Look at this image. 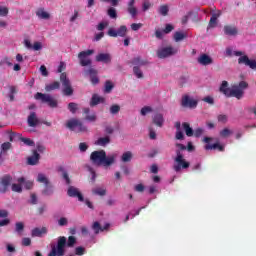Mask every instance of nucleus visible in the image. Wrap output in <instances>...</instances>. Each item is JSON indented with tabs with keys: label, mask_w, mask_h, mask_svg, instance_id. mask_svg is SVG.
<instances>
[{
	"label": "nucleus",
	"mask_w": 256,
	"mask_h": 256,
	"mask_svg": "<svg viewBox=\"0 0 256 256\" xmlns=\"http://www.w3.org/2000/svg\"><path fill=\"white\" fill-rule=\"evenodd\" d=\"M92 193L94 195H99L100 197H105V195H107V190L103 188H95L94 190H92Z\"/></svg>",
	"instance_id": "79ce46f5"
},
{
	"label": "nucleus",
	"mask_w": 256,
	"mask_h": 256,
	"mask_svg": "<svg viewBox=\"0 0 256 256\" xmlns=\"http://www.w3.org/2000/svg\"><path fill=\"white\" fill-rule=\"evenodd\" d=\"M17 181L21 184L24 185L25 189L29 190V189H33V181H26L25 177H20L17 179Z\"/></svg>",
	"instance_id": "2f4dec72"
},
{
	"label": "nucleus",
	"mask_w": 256,
	"mask_h": 256,
	"mask_svg": "<svg viewBox=\"0 0 256 256\" xmlns=\"http://www.w3.org/2000/svg\"><path fill=\"white\" fill-rule=\"evenodd\" d=\"M30 204L31 205H37V195L36 194H31L30 195Z\"/></svg>",
	"instance_id": "338daca9"
},
{
	"label": "nucleus",
	"mask_w": 256,
	"mask_h": 256,
	"mask_svg": "<svg viewBox=\"0 0 256 256\" xmlns=\"http://www.w3.org/2000/svg\"><path fill=\"white\" fill-rule=\"evenodd\" d=\"M32 49L34 51H41L43 49V45L41 44V42H35L32 46Z\"/></svg>",
	"instance_id": "052dcab7"
},
{
	"label": "nucleus",
	"mask_w": 256,
	"mask_h": 256,
	"mask_svg": "<svg viewBox=\"0 0 256 256\" xmlns=\"http://www.w3.org/2000/svg\"><path fill=\"white\" fill-rule=\"evenodd\" d=\"M143 27V24L141 23H133L131 24L132 31H139Z\"/></svg>",
	"instance_id": "e2e57ef3"
},
{
	"label": "nucleus",
	"mask_w": 256,
	"mask_h": 256,
	"mask_svg": "<svg viewBox=\"0 0 256 256\" xmlns=\"http://www.w3.org/2000/svg\"><path fill=\"white\" fill-rule=\"evenodd\" d=\"M119 111H121V106H119L118 104H113L110 107V113L111 115H117V113H119Z\"/></svg>",
	"instance_id": "c03bdc74"
},
{
	"label": "nucleus",
	"mask_w": 256,
	"mask_h": 256,
	"mask_svg": "<svg viewBox=\"0 0 256 256\" xmlns=\"http://www.w3.org/2000/svg\"><path fill=\"white\" fill-rule=\"evenodd\" d=\"M15 227H16V232L21 233L25 229V224H23V222H17Z\"/></svg>",
	"instance_id": "8fccbe9b"
},
{
	"label": "nucleus",
	"mask_w": 256,
	"mask_h": 256,
	"mask_svg": "<svg viewBox=\"0 0 256 256\" xmlns=\"http://www.w3.org/2000/svg\"><path fill=\"white\" fill-rule=\"evenodd\" d=\"M109 143H111V138L109 136H105L98 138L95 145H98L99 147H106Z\"/></svg>",
	"instance_id": "c85d7f7f"
},
{
	"label": "nucleus",
	"mask_w": 256,
	"mask_h": 256,
	"mask_svg": "<svg viewBox=\"0 0 256 256\" xmlns=\"http://www.w3.org/2000/svg\"><path fill=\"white\" fill-rule=\"evenodd\" d=\"M202 101H204V103H208L209 105H214L215 103V100L211 96L204 97Z\"/></svg>",
	"instance_id": "bf43d9fd"
},
{
	"label": "nucleus",
	"mask_w": 256,
	"mask_h": 256,
	"mask_svg": "<svg viewBox=\"0 0 256 256\" xmlns=\"http://www.w3.org/2000/svg\"><path fill=\"white\" fill-rule=\"evenodd\" d=\"M132 65H135V67H143L145 65H147V60H143L141 59V57H136L131 61Z\"/></svg>",
	"instance_id": "473e14b6"
},
{
	"label": "nucleus",
	"mask_w": 256,
	"mask_h": 256,
	"mask_svg": "<svg viewBox=\"0 0 256 256\" xmlns=\"http://www.w3.org/2000/svg\"><path fill=\"white\" fill-rule=\"evenodd\" d=\"M22 245L24 247H29V245H31V238H23L22 239Z\"/></svg>",
	"instance_id": "774afa93"
},
{
	"label": "nucleus",
	"mask_w": 256,
	"mask_h": 256,
	"mask_svg": "<svg viewBox=\"0 0 256 256\" xmlns=\"http://www.w3.org/2000/svg\"><path fill=\"white\" fill-rule=\"evenodd\" d=\"M39 159H41V155L37 153V150L33 151V155L28 157L27 164L28 165H38Z\"/></svg>",
	"instance_id": "a878e982"
},
{
	"label": "nucleus",
	"mask_w": 256,
	"mask_h": 256,
	"mask_svg": "<svg viewBox=\"0 0 256 256\" xmlns=\"http://www.w3.org/2000/svg\"><path fill=\"white\" fill-rule=\"evenodd\" d=\"M13 181V177L9 174H5L0 178V193L5 194L9 191V187H11V182Z\"/></svg>",
	"instance_id": "9b49d317"
},
{
	"label": "nucleus",
	"mask_w": 256,
	"mask_h": 256,
	"mask_svg": "<svg viewBox=\"0 0 256 256\" xmlns=\"http://www.w3.org/2000/svg\"><path fill=\"white\" fill-rule=\"evenodd\" d=\"M36 15L39 17V19H50L51 15L45 11V9L40 8L36 11Z\"/></svg>",
	"instance_id": "f704fd0d"
},
{
	"label": "nucleus",
	"mask_w": 256,
	"mask_h": 256,
	"mask_svg": "<svg viewBox=\"0 0 256 256\" xmlns=\"http://www.w3.org/2000/svg\"><path fill=\"white\" fill-rule=\"evenodd\" d=\"M133 73L138 79H143V71L138 66L133 67Z\"/></svg>",
	"instance_id": "a18cd8bd"
},
{
	"label": "nucleus",
	"mask_w": 256,
	"mask_h": 256,
	"mask_svg": "<svg viewBox=\"0 0 256 256\" xmlns=\"http://www.w3.org/2000/svg\"><path fill=\"white\" fill-rule=\"evenodd\" d=\"M20 141H22V143H24L28 147H33L35 145V142L33 140H31L30 138L21 137Z\"/></svg>",
	"instance_id": "de8ad7c7"
},
{
	"label": "nucleus",
	"mask_w": 256,
	"mask_h": 256,
	"mask_svg": "<svg viewBox=\"0 0 256 256\" xmlns=\"http://www.w3.org/2000/svg\"><path fill=\"white\" fill-rule=\"evenodd\" d=\"M198 63L204 67H207V65H213V58L207 54H202L198 58Z\"/></svg>",
	"instance_id": "412c9836"
},
{
	"label": "nucleus",
	"mask_w": 256,
	"mask_h": 256,
	"mask_svg": "<svg viewBox=\"0 0 256 256\" xmlns=\"http://www.w3.org/2000/svg\"><path fill=\"white\" fill-rule=\"evenodd\" d=\"M127 11L131 15V17H137V8L135 7V0H130L128 2Z\"/></svg>",
	"instance_id": "c756f323"
},
{
	"label": "nucleus",
	"mask_w": 256,
	"mask_h": 256,
	"mask_svg": "<svg viewBox=\"0 0 256 256\" xmlns=\"http://www.w3.org/2000/svg\"><path fill=\"white\" fill-rule=\"evenodd\" d=\"M175 29V27H173V25L171 24H166L163 33H165L166 35L171 33V31H173Z\"/></svg>",
	"instance_id": "4d7b16f0"
},
{
	"label": "nucleus",
	"mask_w": 256,
	"mask_h": 256,
	"mask_svg": "<svg viewBox=\"0 0 256 256\" xmlns=\"http://www.w3.org/2000/svg\"><path fill=\"white\" fill-rule=\"evenodd\" d=\"M34 99H36V101H40L41 103H47L48 107H51V109H56V107L59 105L57 99L53 98V96L50 94L37 92L34 96Z\"/></svg>",
	"instance_id": "0eeeda50"
},
{
	"label": "nucleus",
	"mask_w": 256,
	"mask_h": 256,
	"mask_svg": "<svg viewBox=\"0 0 256 256\" xmlns=\"http://www.w3.org/2000/svg\"><path fill=\"white\" fill-rule=\"evenodd\" d=\"M93 53H95V50H86L78 54V59L82 67H89L91 65L92 61L89 56L93 55Z\"/></svg>",
	"instance_id": "9d476101"
},
{
	"label": "nucleus",
	"mask_w": 256,
	"mask_h": 256,
	"mask_svg": "<svg viewBox=\"0 0 256 256\" xmlns=\"http://www.w3.org/2000/svg\"><path fill=\"white\" fill-rule=\"evenodd\" d=\"M11 147H12L11 142H4L1 144L0 165H3V162L5 161V159L3 158V155H7V151H9V149H11Z\"/></svg>",
	"instance_id": "6ab92c4d"
},
{
	"label": "nucleus",
	"mask_w": 256,
	"mask_h": 256,
	"mask_svg": "<svg viewBox=\"0 0 256 256\" xmlns=\"http://www.w3.org/2000/svg\"><path fill=\"white\" fill-rule=\"evenodd\" d=\"M27 122L29 127H37V125H39V118H37V113L31 112L28 116Z\"/></svg>",
	"instance_id": "b1692460"
},
{
	"label": "nucleus",
	"mask_w": 256,
	"mask_h": 256,
	"mask_svg": "<svg viewBox=\"0 0 256 256\" xmlns=\"http://www.w3.org/2000/svg\"><path fill=\"white\" fill-rule=\"evenodd\" d=\"M67 129L74 133H87V126L77 118H72L66 123Z\"/></svg>",
	"instance_id": "423d86ee"
},
{
	"label": "nucleus",
	"mask_w": 256,
	"mask_h": 256,
	"mask_svg": "<svg viewBox=\"0 0 256 256\" xmlns=\"http://www.w3.org/2000/svg\"><path fill=\"white\" fill-rule=\"evenodd\" d=\"M86 75H90V81L92 85H97L99 83V77L97 76V69L95 68H89L85 71Z\"/></svg>",
	"instance_id": "a211bd4d"
},
{
	"label": "nucleus",
	"mask_w": 256,
	"mask_h": 256,
	"mask_svg": "<svg viewBox=\"0 0 256 256\" xmlns=\"http://www.w3.org/2000/svg\"><path fill=\"white\" fill-rule=\"evenodd\" d=\"M104 87H105V89H104L105 93H111V91H113V87H114L113 82H111V80H107L105 82Z\"/></svg>",
	"instance_id": "37998d69"
},
{
	"label": "nucleus",
	"mask_w": 256,
	"mask_h": 256,
	"mask_svg": "<svg viewBox=\"0 0 256 256\" xmlns=\"http://www.w3.org/2000/svg\"><path fill=\"white\" fill-rule=\"evenodd\" d=\"M79 149H80L81 153H85V151H87L89 149V145H87V143H85V142H81L79 144Z\"/></svg>",
	"instance_id": "13d9d810"
},
{
	"label": "nucleus",
	"mask_w": 256,
	"mask_h": 256,
	"mask_svg": "<svg viewBox=\"0 0 256 256\" xmlns=\"http://www.w3.org/2000/svg\"><path fill=\"white\" fill-rule=\"evenodd\" d=\"M107 34L109 37H125V35H127V26L122 25L118 28V30L110 28Z\"/></svg>",
	"instance_id": "ddd939ff"
},
{
	"label": "nucleus",
	"mask_w": 256,
	"mask_h": 256,
	"mask_svg": "<svg viewBox=\"0 0 256 256\" xmlns=\"http://www.w3.org/2000/svg\"><path fill=\"white\" fill-rule=\"evenodd\" d=\"M59 173H62V177L64 181H66V185H71V179L69 178V174L65 171L63 166L58 167Z\"/></svg>",
	"instance_id": "72a5a7b5"
},
{
	"label": "nucleus",
	"mask_w": 256,
	"mask_h": 256,
	"mask_svg": "<svg viewBox=\"0 0 256 256\" xmlns=\"http://www.w3.org/2000/svg\"><path fill=\"white\" fill-rule=\"evenodd\" d=\"M224 33H225V35H228L230 37H235V35H237V33H239V30H237V27H235V26L225 25Z\"/></svg>",
	"instance_id": "393cba45"
},
{
	"label": "nucleus",
	"mask_w": 256,
	"mask_h": 256,
	"mask_svg": "<svg viewBox=\"0 0 256 256\" xmlns=\"http://www.w3.org/2000/svg\"><path fill=\"white\" fill-rule=\"evenodd\" d=\"M95 61H97V63H105L106 65H109L112 61V57L109 53H99L96 55Z\"/></svg>",
	"instance_id": "f3484780"
},
{
	"label": "nucleus",
	"mask_w": 256,
	"mask_h": 256,
	"mask_svg": "<svg viewBox=\"0 0 256 256\" xmlns=\"http://www.w3.org/2000/svg\"><path fill=\"white\" fill-rule=\"evenodd\" d=\"M238 64L246 65V67H250V69H253L254 71H256V61L249 59L247 55L241 56L238 59Z\"/></svg>",
	"instance_id": "2eb2a0df"
},
{
	"label": "nucleus",
	"mask_w": 256,
	"mask_h": 256,
	"mask_svg": "<svg viewBox=\"0 0 256 256\" xmlns=\"http://www.w3.org/2000/svg\"><path fill=\"white\" fill-rule=\"evenodd\" d=\"M178 85L180 87H185V85H187V78L184 76L180 77L178 80Z\"/></svg>",
	"instance_id": "680f3d73"
},
{
	"label": "nucleus",
	"mask_w": 256,
	"mask_h": 256,
	"mask_svg": "<svg viewBox=\"0 0 256 256\" xmlns=\"http://www.w3.org/2000/svg\"><path fill=\"white\" fill-rule=\"evenodd\" d=\"M152 123L156 125V127H163L165 123V118L163 117V114L156 113L152 117Z\"/></svg>",
	"instance_id": "4be33fe9"
},
{
	"label": "nucleus",
	"mask_w": 256,
	"mask_h": 256,
	"mask_svg": "<svg viewBox=\"0 0 256 256\" xmlns=\"http://www.w3.org/2000/svg\"><path fill=\"white\" fill-rule=\"evenodd\" d=\"M59 87H61V84L58 81H55L51 84H47L45 86V91H47V93H50V91H55V89H59Z\"/></svg>",
	"instance_id": "c9c22d12"
},
{
	"label": "nucleus",
	"mask_w": 256,
	"mask_h": 256,
	"mask_svg": "<svg viewBox=\"0 0 256 256\" xmlns=\"http://www.w3.org/2000/svg\"><path fill=\"white\" fill-rule=\"evenodd\" d=\"M131 159H133V152L131 151L124 152L121 156V161L123 163H129Z\"/></svg>",
	"instance_id": "e433bc0d"
},
{
	"label": "nucleus",
	"mask_w": 256,
	"mask_h": 256,
	"mask_svg": "<svg viewBox=\"0 0 256 256\" xmlns=\"http://www.w3.org/2000/svg\"><path fill=\"white\" fill-rule=\"evenodd\" d=\"M77 238L75 236H69L68 240L65 236H60L57 239V245H52V249L48 256H63L65 255V247H75Z\"/></svg>",
	"instance_id": "f03ea898"
},
{
	"label": "nucleus",
	"mask_w": 256,
	"mask_h": 256,
	"mask_svg": "<svg viewBox=\"0 0 256 256\" xmlns=\"http://www.w3.org/2000/svg\"><path fill=\"white\" fill-rule=\"evenodd\" d=\"M249 88V83L245 81H240L237 85H233L232 88H229V82L222 81L220 85L219 91L223 93L225 97H235L236 99L240 100L243 99L245 95V89Z\"/></svg>",
	"instance_id": "f257e3e1"
},
{
	"label": "nucleus",
	"mask_w": 256,
	"mask_h": 256,
	"mask_svg": "<svg viewBox=\"0 0 256 256\" xmlns=\"http://www.w3.org/2000/svg\"><path fill=\"white\" fill-rule=\"evenodd\" d=\"M151 111H153V108H151L149 106H145L141 109L140 113H141V115L145 116V115H147V113H151Z\"/></svg>",
	"instance_id": "5fc2aeb1"
},
{
	"label": "nucleus",
	"mask_w": 256,
	"mask_h": 256,
	"mask_svg": "<svg viewBox=\"0 0 256 256\" xmlns=\"http://www.w3.org/2000/svg\"><path fill=\"white\" fill-rule=\"evenodd\" d=\"M90 112H91V109L83 108V113L84 115H86L84 119L89 123H95V121H97V114L96 113L89 114Z\"/></svg>",
	"instance_id": "5701e85b"
},
{
	"label": "nucleus",
	"mask_w": 256,
	"mask_h": 256,
	"mask_svg": "<svg viewBox=\"0 0 256 256\" xmlns=\"http://www.w3.org/2000/svg\"><path fill=\"white\" fill-rule=\"evenodd\" d=\"M158 13L162 15V17H167L169 15V6L161 5L158 9Z\"/></svg>",
	"instance_id": "58836bf2"
},
{
	"label": "nucleus",
	"mask_w": 256,
	"mask_h": 256,
	"mask_svg": "<svg viewBox=\"0 0 256 256\" xmlns=\"http://www.w3.org/2000/svg\"><path fill=\"white\" fill-rule=\"evenodd\" d=\"M219 17H221V11L212 14L208 24V27H210V29H215V27H217V19H219Z\"/></svg>",
	"instance_id": "bb28decb"
},
{
	"label": "nucleus",
	"mask_w": 256,
	"mask_h": 256,
	"mask_svg": "<svg viewBox=\"0 0 256 256\" xmlns=\"http://www.w3.org/2000/svg\"><path fill=\"white\" fill-rule=\"evenodd\" d=\"M189 167H191V163L185 160V157L183 156V153H181V150H176V157L174 158L173 165L174 171L176 173H179L181 169H189Z\"/></svg>",
	"instance_id": "39448f33"
},
{
	"label": "nucleus",
	"mask_w": 256,
	"mask_h": 256,
	"mask_svg": "<svg viewBox=\"0 0 256 256\" xmlns=\"http://www.w3.org/2000/svg\"><path fill=\"white\" fill-rule=\"evenodd\" d=\"M47 233V228L46 227H42L40 228H34L32 230L31 236L32 237H41V235H45Z\"/></svg>",
	"instance_id": "7c9ffc66"
},
{
	"label": "nucleus",
	"mask_w": 256,
	"mask_h": 256,
	"mask_svg": "<svg viewBox=\"0 0 256 256\" xmlns=\"http://www.w3.org/2000/svg\"><path fill=\"white\" fill-rule=\"evenodd\" d=\"M109 25V22H101L98 24L97 26V30L98 31H103L105 29V27H107Z\"/></svg>",
	"instance_id": "69168bd1"
},
{
	"label": "nucleus",
	"mask_w": 256,
	"mask_h": 256,
	"mask_svg": "<svg viewBox=\"0 0 256 256\" xmlns=\"http://www.w3.org/2000/svg\"><path fill=\"white\" fill-rule=\"evenodd\" d=\"M231 130H229L228 128H224L223 130L220 131V136L221 137H229V135H231Z\"/></svg>",
	"instance_id": "6e6d98bb"
},
{
	"label": "nucleus",
	"mask_w": 256,
	"mask_h": 256,
	"mask_svg": "<svg viewBox=\"0 0 256 256\" xmlns=\"http://www.w3.org/2000/svg\"><path fill=\"white\" fill-rule=\"evenodd\" d=\"M37 182L44 184V188L41 191V193L44 197H51V195H53V193H55L53 184H51V182L49 181V178H47V176H45V174L39 173L37 176Z\"/></svg>",
	"instance_id": "20e7f679"
},
{
	"label": "nucleus",
	"mask_w": 256,
	"mask_h": 256,
	"mask_svg": "<svg viewBox=\"0 0 256 256\" xmlns=\"http://www.w3.org/2000/svg\"><path fill=\"white\" fill-rule=\"evenodd\" d=\"M90 161L97 167H101V165L103 167H111V165L115 163V156H107V152H105V150H97L91 153Z\"/></svg>",
	"instance_id": "7ed1b4c3"
},
{
	"label": "nucleus",
	"mask_w": 256,
	"mask_h": 256,
	"mask_svg": "<svg viewBox=\"0 0 256 256\" xmlns=\"http://www.w3.org/2000/svg\"><path fill=\"white\" fill-rule=\"evenodd\" d=\"M75 255H78V256L85 255V248H83L82 246L76 247Z\"/></svg>",
	"instance_id": "603ef678"
},
{
	"label": "nucleus",
	"mask_w": 256,
	"mask_h": 256,
	"mask_svg": "<svg viewBox=\"0 0 256 256\" xmlns=\"http://www.w3.org/2000/svg\"><path fill=\"white\" fill-rule=\"evenodd\" d=\"M179 50L171 46L160 48L157 50L156 55L159 59H167V57H172V55H177Z\"/></svg>",
	"instance_id": "1a4fd4ad"
},
{
	"label": "nucleus",
	"mask_w": 256,
	"mask_h": 256,
	"mask_svg": "<svg viewBox=\"0 0 256 256\" xmlns=\"http://www.w3.org/2000/svg\"><path fill=\"white\" fill-rule=\"evenodd\" d=\"M7 15H9V9L0 6V17H7Z\"/></svg>",
	"instance_id": "864d4df0"
},
{
	"label": "nucleus",
	"mask_w": 256,
	"mask_h": 256,
	"mask_svg": "<svg viewBox=\"0 0 256 256\" xmlns=\"http://www.w3.org/2000/svg\"><path fill=\"white\" fill-rule=\"evenodd\" d=\"M203 132V128H197L194 130L193 135L194 137H201V135H203Z\"/></svg>",
	"instance_id": "0e129e2a"
},
{
	"label": "nucleus",
	"mask_w": 256,
	"mask_h": 256,
	"mask_svg": "<svg viewBox=\"0 0 256 256\" xmlns=\"http://www.w3.org/2000/svg\"><path fill=\"white\" fill-rule=\"evenodd\" d=\"M148 131H149V138L152 139V140H155L157 139V133L155 132V130H153V127H149L148 128Z\"/></svg>",
	"instance_id": "3c124183"
},
{
	"label": "nucleus",
	"mask_w": 256,
	"mask_h": 256,
	"mask_svg": "<svg viewBox=\"0 0 256 256\" xmlns=\"http://www.w3.org/2000/svg\"><path fill=\"white\" fill-rule=\"evenodd\" d=\"M204 143H207L205 146L206 151H211L217 149L218 151H225V146L219 144V143H214V144H209V142L213 141V138L211 137H204L203 139Z\"/></svg>",
	"instance_id": "f8f14e48"
},
{
	"label": "nucleus",
	"mask_w": 256,
	"mask_h": 256,
	"mask_svg": "<svg viewBox=\"0 0 256 256\" xmlns=\"http://www.w3.org/2000/svg\"><path fill=\"white\" fill-rule=\"evenodd\" d=\"M68 197H77L78 201H85L83 194L74 186H70L67 191Z\"/></svg>",
	"instance_id": "dca6fc26"
},
{
	"label": "nucleus",
	"mask_w": 256,
	"mask_h": 256,
	"mask_svg": "<svg viewBox=\"0 0 256 256\" xmlns=\"http://www.w3.org/2000/svg\"><path fill=\"white\" fill-rule=\"evenodd\" d=\"M173 37L176 43H179V41H183V39H187V36L183 32H175Z\"/></svg>",
	"instance_id": "a19ab883"
},
{
	"label": "nucleus",
	"mask_w": 256,
	"mask_h": 256,
	"mask_svg": "<svg viewBox=\"0 0 256 256\" xmlns=\"http://www.w3.org/2000/svg\"><path fill=\"white\" fill-rule=\"evenodd\" d=\"M79 109V104L75 103V102H70L68 104V111H70V113H72L73 115H75V113H77Z\"/></svg>",
	"instance_id": "ea45409f"
},
{
	"label": "nucleus",
	"mask_w": 256,
	"mask_h": 256,
	"mask_svg": "<svg viewBox=\"0 0 256 256\" xmlns=\"http://www.w3.org/2000/svg\"><path fill=\"white\" fill-rule=\"evenodd\" d=\"M182 127L185 131V134L187 135V137H193V128H191V125L187 122H184L182 124Z\"/></svg>",
	"instance_id": "4c0bfd02"
},
{
	"label": "nucleus",
	"mask_w": 256,
	"mask_h": 256,
	"mask_svg": "<svg viewBox=\"0 0 256 256\" xmlns=\"http://www.w3.org/2000/svg\"><path fill=\"white\" fill-rule=\"evenodd\" d=\"M11 189L14 193H23V187L21 184H12Z\"/></svg>",
	"instance_id": "49530a36"
},
{
	"label": "nucleus",
	"mask_w": 256,
	"mask_h": 256,
	"mask_svg": "<svg viewBox=\"0 0 256 256\" xmlns=\"http://www.w3.org/2000/svg\"><path fill=\"white\" fill-rule=\"evenodd\" d=\"M60 83L62 84V95L65 97H71V95L74 93V90L73 86H71V80L67 78V73H61Z\"/></svg>",
	"instance_id": "6e6552de"
},
{
	"label": "nucleus",
	"mask_w": 256,
	"mask_h": 256,
	"mask_svg": "<svg viewBox=\"0 0 256 256\" xmlns=\"http://www.w3.org/2000/svg\"><path fill=\"white\" fill-rule=\"evenodd\" d=\"M111 227V224L106 223L104 226H101L99 222H94L92 225V229L96 235H99V233L103 231H107Z\"/></svg>",
	"instance_id": "aec40b11"
},
{
	"label": "nucleus",
	"mask_w": 256,
	"mask_h": 256,
	"mask_svg": "<svg viewBox=\"0 0 256 256\" xmlns=\"http://www.w3.org/2000/svg\"><path fill=\"white\" fill-rule=\"evenodd\" d=\"M99 103H105V99L97 94H93L90 101V107H96Z\"/></svg>",
	"instance_id": "cd10ccee"
},
{
	"label": "nucleus",
	"mask_w": 256,
	"mask_h": 256,
	"mask_svg": "<svg viewBox=\"0 0 256 256\" xmlns=\"http://www.w3.org/2000/svg\"><path fill=\"white\" fill-rule=\"evenodd\" d=\"M107 13L111 19H117V10L115 8H109Z\"/></svg>",
	"instance_id": "09e8293b"
},
{
	"label": "nucleus",
	"mask_w": 256,
	"mask_h": 256,
	"mask_svg": "<svg viewBox=\"0 0 256 256\" xmlns=\"http://www.w3.org/2000/svg\"><path fill=\"white\" fill-rule=\"evenodd\" d=\"M197 100L192 99L189 95H184L181 100V105L184 108L195 109L197 107Z\"/></svg>",
	"instance_id": "4468645a"
}]
</instances>
